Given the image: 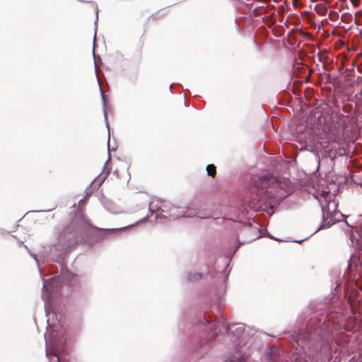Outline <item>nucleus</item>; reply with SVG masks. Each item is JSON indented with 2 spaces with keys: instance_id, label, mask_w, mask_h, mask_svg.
Wrapping results in <instances>:
<instances>
[{
  "instance_id": "1",
  "label": "nucleus",
  "mask_w": 362,
  "mask_h": 362,
  "mask_svg": "<svg viewBox=\"0 0 362 362\" xmlns=\"http://www.w3.org/2000/svg\"><path fill=\"white\" fill-rule=\"evenodd\" d=\"M329 332L328 325L325 324V322L321 323V320L318 317H314L308 321L306 329L300 331L294 337V339L302 349L316 350L322 344V341Z\"/></svg>"
},
{
  "instance_id": "2",
  "label": "nucleus",
  "mask_w": 362,
  "mask_h": 362,
  "mask_svg": "<svg viewBox=\"0 0 362 362\" xmlns=\"http://www.w3.org/2000/svg\"><path fill=\"white\" fill-rule=\"evenodd\" d=\"M254 185L257 190V201L264 202L267 199H273L276 197L279 183L272 176H264L254 180Z\"/></svg>"
},
{
  "instance_id": "3",
  "label": "nucleus",
  "mask_w": 362,
  "mask_h": 362,
  "mask_svg": "<svg viewBox=\"0 0 362 362\" xmlns=\"http://www.w3.org/2000/svg\"><path fill=\"white\" fill-rule=\"evenodd\" d=\"M123 228L102 229L92 226V242H100L103 239L117 235Z\"/></svg>"
},
{
  "instance_id": "4",
  "label": "nucleus",
  "mask_w": 362,
  "mask_h": 362,
  "mask_svg": "<svg viewBox=\"0 0 362 362\" xmlns=\"http://www.w3.org/2000/svg\"><path fill=\"white\" fill-rule=\"evenodd\" d=\"M110 173V169L107 167V163H105L102 173H100L93 180H92V185H93L94 187L99 188L107 178Z\"/></svg>"
},
{
  "instance_id": "5",
  "label": "nucleus",
  "mask_w": 362,
  "mask_h": 362,
  "mask_svg": "<svg viewBox=\"0 0 362 362\" xmlns=\"http://www.w3.org/2000/svg\"><path fill=\"white\" fill-rule=\"evenodd\" d=\"M361 296H345L347 302L351 306L353 313H356L360 310L361 299H358Z\"/></svg>"
},
{
  "instance_id": "6",
  "label": "nucleus",
  "mask_w": 362,
  "mask_h": 362,
  "mask_svg": "<svg viewBox=\"0 0 362 362\" xmlns=\"http://www.w3.org/2000/svg\"><path fill=\"white\" fill-rule=\"evenodd\" d=\"M203 278V274L198 272H189L187 274L185 281L188 283H196Z\"/></svg>"
},
{
  "instance_id": "7",
  "label": "nucleus",
  "mask_w": 362,
  "mask_h": 362,
  "mask_svg": "<svg viewBox=\"0 0 362 362\" xmlns=\"http://www.w3.org/2000/svg\"><path fill=\"white\" fill-rule=\"evenodd\" d=\"M331 277H332V281H335L336 285L334 287V291L338 293L340 292V291L339 290V288L340 287V286L342 284V279L344 276H341L340 273L334 272L332 273Z\"/></svg>"
},
{
  "instance_id": "8",
  "label": "nucleus",
  "mask_w": 362,
  "mask_h": 362,
  "mask_svg": "<svg viewBox=\"0 0 362 362\" xmlns=\"http://www.w3.org/2000/svg\"><path fill=\"white\" fill-rule=\"evenodd\" d=\"M170 215L171 216L177 217V218H180V217H182V216H189V214H187V215L185 214V213L184 212V209L182 208L175 207V206H173L171 209V212H170Z\"/></svg>"
},
{
  "instance_id": "9",
  "label": "nucleus",
  "mask_w": 362,
  "mask_h": 362,
  "mask_svg": "<svg viewBox=\"0 0 362 362\" xmlns=\"http://www.w3.org/2000/svg\"><path fill=\"white\" fill-rule=\"evenodd\" d=\"M315 11L320 16H325L327 13V8L322 4H318L315 7Z\"/></svg>"
},
{
  "instance_id": "10",
  "label": "nucleus",
  "mask_w": 362,
  "mask_h": 362,
  "mask_svg": "<svg viewBox=\"0 0 362 362\" xmlns=\"http://www.w3.org/2000/svg\"><path fill=\"white\" fill-rule=\"evenodd\" d=\"M207 174L212 177H214L216 175V168L214 164H209L206 166Z\"/></svg>"
},
{
  "instance_id": "11",
  "label": "nucleus",
  "mask_w": 362,
  "mask_h": 362,
  "mask_svg": "<svg viewBox=\"0 0 362 362\" xmlns=\"http://www.w3.org/2000/svg\"><path fill=\"white\" fill-rule=\"evenodd\" d=\"M341 21L346 23H350L352 21V16L349 13H344L341 17Z\"/></svg>"
},
{
  "instance_id": "12",
  "label": "nucleus",
  "mask_w": 362,
  "mask_h": 362,
  "mask_svg": "<svg viewBox=\"0 0 362 362\" xmlns=\"http://www.w3.org/2000/svg\"><path fill=\"white\" fill-rule=\"evenodd\" d=\"M355 98L358 103H360V104L362 103V88H361V91L356 95Z\"/></svg>"
},
{
  "instance_id": "13",
  "label": "nucleus",
  "mask_w": 362,
  "mask_h": 362,
  "mask_svg": "<svg viewBox=\"0 0 362 362\" xmlns=\"http://www.w3.org/2000/svg\"><path fill=\"white\" fill-rule=\"evenodd\" d=\"M352 3L354 7H358L359 6L358 0H353Z\"/></svg>"
},
{
  "instance_id": "14",
  "label": "nucleus",
  "mask_w": 362,
  "mask_h": 362,
  "mask_svg": "<svg viewBox=\"0 0 362 362\" xmlns=\"http://www.w3.org/2000/svg\"><path fill=\"white\" fill-rule=\"evenodd\" d=\"M53 356L56 358L57 362H61L59 357L57 354H53Z\"/></svg>"
},
{
  "instance_id": "15",
  "label": "nucleus",
  "mask_w": 362,
  "mask_h": 362,
  "mask_svg": "<svg viewBox=\"0 0 362 362\" xmlns=\"http://www.w3.org/2000/svg\"><path fill=\"white\" fill-rule=\"evenodd\" d=\"M332 14L337 15V13L335 11H331L329 14V17H331Z\"/></svg>"
},
{
  "instance_id": "16",
  "label": "nucleus",
  "mask_w": 362,
  "mask_h": 362,
  "mask_svg": "<svg viewBox=\"0 0 362 362\" xmlns=\"http://www.w3.org/2000/svg\"><path fill=\"white\" fill-rule=\"evenodd\" d=\"M321 206H322V210H324L325 209V205L323 204L322 203H320Z\"/></svg>"
},
{
  "instance_id": "17",
  "label": "nucleus",
  "mask_w": 362,
  "mask_h": 362,
  "mask_svg": "<svg viewBox=\"0 0 362 362\" xmlns=\"http://www.w3.org/2000/svg\"><path fill=\"white\" fill-rule=\"evenodd\" d=\"M332 204H333V205H334V209H333V211H334V210H335V206H335V203H334V202H332Z\"/></svg>"
},
{
  "instance_id": "18",
  "label": "nucleus",
  "mask_w": 362,
  "mask_h": 362,
  "mask_svg": "<svg viewBox=\"0 0 362 362\" xmlns=\"http://www.w3.org/2000/svg\"><path fill=\"white\" fill-rule=\"evenodd\" d=\"M322 58H323V56H320V60H322Z\"/></svg>"
},
{
  "instance_id": "19",
  "label": "nucleus",
  "mask_w": 362,
  "mask_h": 362,
  "mask_svg": "<svg viewBox=\"0 0 362 362\" xmlns=\"http://www.w3.org/2000/svg\"><path fill=\"white\" fill-rule=\"evenodd\" d=\"M93 54L95 56L94 48L93 49Z\"/></svg>"
},
{
  "instance_id": "20",
  "label": "nucleus",
  "mask_w": 362,
  "mask_h": 362,
  "mask_svg": "<svg viewBox=\"0 0 362 362\" xmlns=\"http://www.w3.org/2000/svg\"><path fill=\"white\" fill-rule=\"evenodd\" d=\"M326 195H329L328 192H324Z\"/></svg>"
},
{
  "instance_id": "21",
  "label": "nucleus",
  "mask_w": 362,
  "mask_h": 362,
  "mask_svg": "<svg viewBox=\"0 0 362 362\" xmlns=\"http://www.w3.org/2000/svg\"><path fill=\"white\" fill-rule=\"evenodd\" d=\"M361 291H362V288H361Z\"/></svg>"
}]
</instances>
